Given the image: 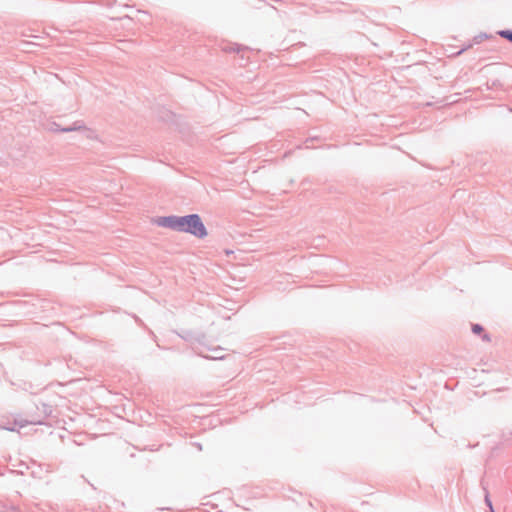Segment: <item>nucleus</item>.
Masks as SVG:
<instances>
[{
	"mask_svg": "<svg viewBox=\"0 0 512 512\" xmlns=\"http://www.w3.org/2000/svg\"><path fill=\"white\" fill-rule=\"evenodd\" d=\"M179 231L190 233L198 238H204L207 230L197 214L180 217Z\"/></svg>",
	"mask_w": 512,
	"mask_h": 512,
	"instance_id": "obj_1",
	"label": "nucleus"
},
{
	"mask_svg": "<svg viewBox=\"0 0 512 512\" xmlns=\"http://www.w3.org/2000/svg\"><path fill=\"white\" fill-rule=\"evenodd\" d=\"M155 223L158 226L168 227L173 230L179 231L180 217H178V216L159 217L155 220Z\"/></svg>",
	"mask_w": 512,
	"mask_h": 512,
	"instance_id": "obj_2",
	"label": "nucleus"
},
{
	"mask_svg": "<svg viewBox=\"0 0 512 512\" xmlns=\"http://www.w3.org/2000/svg\"><path fill=\"white\" fill-rule=\"evenodd\" d=\"M498 34L501 37H503V38L509 40L510 42H512V31H510V30H501V31L498 32Z\"/></svg>",
	"mask_w": 512,
	"mask_h": 512,
	"instance_id": "obj_3",
	"label": "nucleus"
},
{
	"mask_svg": "<svg viewBox=\"0 0 512 512\" xmlns=\"http://www.w3.org/2000/svg\"><path fill=\"white\" fill-rule=\"evenodd\" d=\"M472 331L475 334H480L483 331V328L480 325L475 324V325L472 326Z\"/></svg>",
	"mask_w": 512,
	"mask_h": 512,
	"instance_id": "obj_4",
	"label": "nucleus"
},
{
	"mask_svg": "<svg viewBox=\"0 0 512 512\" xmlns=\"http://www.w3.org/2000/svg\"><path fill=\"white\" fill-rule=\"evenodd\" d=\"M483 338H484V340H486V341H490V338H489V336H488V335H484V336H483Z\"/></svg>",
	"mask_w": 512,
	"mask_h": 512,
	"instance_id": "obj_5",
	"label": "nucleus"
}]
</instances>
